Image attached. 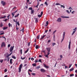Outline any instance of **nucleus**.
Returning a JSON list of instances; mask_svg holds the SVG:
<instances>
[{"label": "nucleus", "mask_w": 77, "mask_h": 77, "mask_svg": "<svg viewBox=\"0 0 77 77\" xmlns=\"http://www.w3.org/2000/svg\"><path fill=\"white\" fill-rule=\"evenodd\" d=\"M14 46H13V47L11 46L10 47V52H11V53L10 54L8 55V56H7L6 57H7V58H9V56H11V54H12V51L14 50Z\"/></svg>", "instance_id": "f257e3e1"}, {"label": "nucleus", "mask_w": 77, "mask_h": 77, "mask_svg": "<svg viewBox=\"0 0 77 77\" xmlns=\"http://www.w3.org/2000/svg\"><path fill=\"white\" fill-rule=\"evenodd\" d=\"M22 67L23 64H21L20 65L19 67L18 68L19 72H21V68H22Z\"/></svg>", "instance_id": "f03ea898"}, {"label": "nucleus", "mask_w": 77, "mask_h": 77, "mask_svg": "<svg viewBox=\"0 0 77 77\" xmlns=\"http://www.w3.org/2000/svg\"><path fill=\"white\" fill-rule=\"evenodd\" d=\"M65 32H63V38L61 42H62V41H63V40L64 39V38H65Z\"/></svg>", "instance_id": "7ed1b4c3"}, {"label": "nucleus", "mask_w": 77, "mask_h": 77, "mask_svg": "<svg viewBox=\"0 0 77 77\" xmlns=\"http://www.w3.org/2000/svg\"><path fill=\"white\" fill-rule=\"evenodd\" d=\"M5 42H2L1 45V47L2 48L3 47H5Z\"/></svg>", "instance_id": "20e7f679"}, {"label": "nucleus", "mask_w": 77, "mask_h": 77, "mask_svg": "<svg viewBox=\"0 0 77 77\" xmlns=\"http://www.w3.org/2000/svg\"><path fill=\"white\" fill-rule=\"evenodd\" d=\"M40 71L42 72H45V71H46V70H45V69H40Z\"/></svg>", "instance_id": "39448f33"}, {"label": "nucleus", "mask_w": 77, "mask_h": 77, "mask_svg": "<svg viewBox=\"0 0 77 77\" xmlns=\"http://www.w3.org/2000/svg\"><path fill=\"white\" fill-rule=\"evenodd\" d=\"M61 18H59L57 19V22H61Z\"/></svg>", "instance_id": "423d86ee"}, {"label": "nucleus", "mask_w": 77, "mask_h": 77, "mask_svg": "<svg viewBox=\"0 0 77 77\" xmlns=\"http://www.w3.org/2000/svg\"><path fill=\"white\" fill-rule=\"evenodd\" d=\"M1 3L3 6H5V3H6V2H4V1H2Z\"/></svg>", "instance_id": "0eeeda50"}, {"label": "nucleus", "mask_w": 77, "mask_h": 77, "mask_svg": "<svg viewBox=\"0 0 77 77\" xmlns=\"http://www.w3.org/2000/svg\"><path fill=\"white\" fill-rule=\"evenodd\" d=\"M61 18H69V17H65V16H61Z\"/></svg>", "instance_id": "6e6552de"}, {"label": "nucleus", "mask_w": 77, "mask_h": 77, "mask_svg": "<svg viewBox=\"0 0 77 77\" xmlns=\"http://www.w3.org/2000/svg\"><path fill=\"white\" fill-rule=\"evenodd\" d=\"M71 41H70L69 42V47H68V48H69V49H70V47L71 46Z\"/></svg>", "instance_id": "1a4fd4ad"}, {"label": "nucleus", "mask_w": 77, "mask_h": 77, "mask_svg": "<svg viewBox=\"0 0 77 77\" xmlns=\"http://www.w3.org/2000/svg\"><path fill=\"white\" fill-rule=\"evenodd\" d=\"M43 65L44 66V67H45V68H49V67H48V66H47L46 65H45V64H44Z\"/></svg>", "instance_id": "9d476101"}, {"label": "nucleus", "mask_w": 77, "mask_h": 77, "mask_svg": "<svg viewBox=\"0 0 77 77\" xmlns=\"http://www.w3.org/2000/svg\"><path fill=\"white\" fill-rule=\"evenodd\" d=\"M46 49L47 50L48 52H50V48H46Z\"/></svg>", "instance_id": "9b49d317"}, {"label": "nucleus", "mask_w": 77, "mask_h": 77, "mask_svg": "<svg viewBox=\"0 0 77 77\" xmlns=\"http://www.w3.org/2000/svg\"><path fill=\"white\" fill-rule=\"evenodd\" d=\"M45 36H46V35H45L43 36L41 38V39H42L44 38L45 37Z\"/></svg>", "instance_id": "f8f14e48"}, {"label": "nucleus", "mask_w": 77, "mask_h": 77, "mask_svg": "<svg viewBox=\"0 0 77 77\" xmlns=\"http://www.w3.org/2000/svg\"><path fill=\"white\" fill-rule=\"evenodd\" d=\"M10 63H11V64H12L13 63H12V59H11L10 60Z\"/></svg>", "instance_id": "ddd939ff"}, {"label": "nucleus", "mask_w": 77, "mask_h": 77, "mask_svg": "<svg viewBox=\"0 0 77 77\" xmlns=\"http://www.w3.org/2000/svg\"><path fill=\"white\" fill-rule=\"evenodd\" d=\"M40 66H38L36 67L35 69H39V68H40Z\"/></svg>", "instance_id": "4468645a"}, {"label": "nucleus", "mask_w": 77, "mask_h": 77, "mask_svg": "<svg viewBox=\"0 0 77 77\" xmlns=\"http://www.w3.org/2000/svg\"><path fill=\"white\" fill-rule=\"evenodd\" d=\"M34 13V10H32L31 12V14H33Z\"/></svg>", "instance_id": "2eb2a0df"}, {"label": "nucleus", "mask_w": 77, "mask_h": 77, "mask_svg": "<svg viewBox=\"0 0 77 77\" xmlns=\"http://www.w3.org/2000/svg\"><path fill=\"white\" fill-rule=\"evenodd\" d=\"M36 49H38L39 48V46L38 45H36L35 46Z\"/></svg>", "instance_id": "dca6fc26"}, {"label": "nucleus", "mask_w": 77, "mask_h": 77, "mask_svg": "<svg viewBox=\"0 0 77 77\" xmlns=\"http://www.w3.org/2000/svg\"><path fill=\"white\" fill-rule=\"evenodd\" d=\"M3 23H1L0 24V27H3Z\"/></svg>", "instance_id": "f3484780"}, {"label": "nucleus", "mask_w": 77, "mask_h": 77, "mask_svg": "<svg viewBox=\"0 0 77 77\" xmlns=\"http://www.w3.org/2000/svg\"><path fill=\"white\" fill-rule=\"evenodd\" d=\"M8 29V27H4L3 28V30H6V29Z\"/></svg>", "instance_id": "a211bd4d"}, {"label": "nucleus", "mask_w": 77, "mask_h": 77, "mask_svg": "<svg viewBox=\"0 0 77 77\" xmlns=\"http://www.w3.org/2000/svg\"><path fill=\"white\" fill-rule=\"evenodd\" d=\"M46 24V25H45V26H48V21H47Z\"/></svg>", "instance_id": "6ab92c4d"}, {"label": "nucleus", "mask_w": 77, "mask_h": 77, "mask_svg": "<svg viewBox=\"0 0 77 77\" xmlns=\"http://www.w3.org/2000/svg\"><path fill=\"white\" fill-rule=\"evenodd\" d=\"M32 65L33 66H36V64L35 63L32 64Z\"/></svg>", "instance_id": "aec40b11"}, {"label": "nucleus", "mask_w": 77, "mask_h": 77, "mask_svg": "<svg viewBox=\"0 0 77 77\" xmlns=\"http://www.w3.org/2000/svg\"><path fill=\"white\" fill-rule=\"evenodd\" d=\"M74 70V68H72L70 69V71H72Z\"/></svg>", "instance_id": "412c9836"}, {"label": "nucleus", "mask_w": 77, "mask_h": 77, "mask_svg": "<svg viewBox=\"0 0 77 77\" xmlns=\"http://www.w3.org/2000/svg\"><path fill=\"white\" fill-rule=\"evenodd\" d=\"M29 48L27 49V50L25 52V53H27V52H28V51H29Z\"/></svg>", "instance_id": "4be33fe9"}, {"label": "nucleus", "mask_w": 77, "mask_h": 77, "mask_svg": "<svg viewBox=\"0 0 77 77\" xmlns=\"http://www.w3.org/2000/svg\"><path fill=\"white\" fill-rule=\"evenodd\" d=\"M21 59H22V60H24V59H26V57H24L22 58V57H21Z\"/></svg>", "instance_id": "5701e85b"}, {"label": "nucleus", "mask_w": 77, "mask_h": 77, "mask_svg": "<svg viewBox=\"0 0 77 77\" xmlns=\"http://www.w3.org/2000/svg\"><path fill=\"white\" fill-rule=\"evenodd\" d=\"M6 16H4V17H0V19H2L3 18H6Z\"/></svg>", "instance_id": "b1692460"}, {"label": "nucleus", "mask_w": 77, "mask_h": 77, "mask_svg": "<svg viewBox=\"0 0 77 77\" xmlns=\"http://www.w3.org/2000/svg\"><path fill=\"white\" fill-rule=\"evenodd\" d=\"M36 38L37 39H39V35H37V36Z\"/></svg>", "instance_id": "393cba45"}, {"label": "nucleus", "mask_w": 77, "mask_h": 77, "mask_svg": "<svg viewBox=\"0 0 77 77\" xmlns=\"http://www.w3.org/2000/svg\"><path fill=\"white\" fill-rule=\"evenodd\" d=\"M11 27H12V25H11V23H8L9 27H11Z\"/></svg>", "instance_id": "a878e982"}, {"label": "nucleus", "mask_w": 77, "mask_h": 77, "mask_svg": "<svg viewBox=\"0 0 77 77\" xmlns=\"http://www.w3.org/2000/svg\"><path fill=\"white\" fill-rule=\"evenodd\" d=\"M35 23H38V18H36L35 20Z\"/></svg>", "instance_id": "bb28decb"}, {"label": "nucleus", "mask_w": 77, "mask_h": 77, "mask_svg": "<svg viewBox=\"0 0 77 77\" xmlns=\"http://www.w3.org/2000/svg\"><path fill=\"white\" fill-rule=\"evenodd\" d=\"M12 58H13V59H16V57L14 56H12Z\"/></svg>", "instance_id": "cd10ccee"}, {"label": "nucleus", "mask_w": 77, "mask_h": 77, "mask_svg": "<svg viewBox=\"0 0 77 77\" xmlns=\"http://www.w3.org/2000/svg\"><path fill=\"white\" fill-rule=\"evenodd\" d=\"M8 71V70H7V69H5L4 70V72H6Z\"/></svg>", "instance_id": "c85d7f7f"}, {"label": "nucleus", "mask_w": 77, "mask_h": 77, "mask_svg": "<svg viewBox=\"0 0 77 77\" xmlns=\"http://www.w3.org/2000/svg\"><path fill=\"white\" fill-rule=\"evenodd\" d=\"M56 5H60V4L59 3H57L56 4Z\"/></svg>", "instance_id": "c756f323"}, {"label": "nucleus", "mask_w": 77, "mask_h": 77, "mask_svg": "<svg viewBox=\"0 0 77 77\" xmlns=\"http://www.w3.org/2000/svg\"><path fill=\"white\" fill-rule=\"evenodd\" d=\"M45 5H46V6H48V3H47V2H45Z\"/></svg>", "instance_id": "7c9ffc66"}, {"label": "nucleus", "mask_w": 77, "mask_h": 77, "mask_svg": "<svg viewBox=\"0 0 77 77\" xmlns=\"http://www.w3.org/2000/svg\"><path fill=\"white\" fill-rule=\"evenodd\" d=\"M75 32V31H74L72 33V35H74V33Z\"/></svg>", "instance_id": "2f4dec72"}, {"label": "nucleus", "mask_w": 77, "mask_h": 77, "mask_svg": "<svg viewBox=\"0 0 77 77\" xmlns=\"http://www.w3.org/2000/svg\"><path fill=\"white\" fill-rule=\"evenodd\" d=\"M38 17H42V15H41H41H39V14H38Z\"/></svg>", "instance_id": "473e14b6"}, {"label": "nucleus", "mask_w": 77, "mask_h": 77, "mask_svg": "<svg viewBox=\"0 0 77 77\" xmlns=\"http://www.w3.org/2000/svg\"><path fill=\"white\" fill-rule=\"evenodd\" d=\"M29 10H31L32 11V7H30L29 8Z\"/></svg>", "instance_id": "72a5a7b5"}, {"label": "nucleus", "mask_w": 77, "mask_h": 77, "mask_svg": "<svg viewBox=\"0 0 77 77\" xmlns=\"http://www.w3.org/2000/svg\"><path fill=\"white\" fill-rule=\"evenodd\" d=\"M8 19H9V18H8V19H6L5 20H4V21H7V20Z\"/></svg>", "instance_id": "f704fd0d"}, {"label": "nucleus", "mask_w": 77, "mask_h": 77, "mask_svg": "<svg viewBox=\"0 0 77 77\" xmlns=\"http://www.w3.org/2000/svg\"><path fill=\"white\" fill-rule=\"evenodd\" d=\"M54 45H56V43H53L52 44V46L54 47Z\"/></svg>", "instance_id": "c9c22d12"}, {"label": "nucleus", "mask_w": 77, "mask_h": 77, "mask_svg": "<svg viewBox=\"0 0 77 77\" xmlns=\"http://www.w3.org/2000/svg\"><path fill=\"white\" fill-rule=\"evenodd\" d=\"M39 62H42V61H41V59H39V60L38 61Z\"/></svg>", "instance_id": "e433bc0d"}, {"label": "nucleus", "mask_w": 77, "mask_h": 77, "mask_svg": "<svg viewBox=\"0 0 77 77\" xmlns=\"http://www.w3.org/2000/svg\"><path fill=\"white\" fill-rule=\"evenodd\" d=\"M66 11L67 12L68 14H70V12L68 10H66Z\"/></svg>", "instance_id": "4c0bfd02"}, {"label": "nucleus", "mask_w": 77, "mask_h": 77, "mask_svg": "<svg viewBox=\"0 0 77 77\" xmlns=\"http://www.w3.org/2000/svg\"><path fill=\"white\" fill-rule=\"evenodd\" d=\"M74 74H71L70 75V77H72V76H74Z\"/></svg>", "instance_id": "58836bf2"}, {"label": "nucleus", "mask_w": 77, "mask_h": 77, "mask_svg": "<svg viewBox=\"0 0 77 77\" xmlns=\"http://www.w3.org/2000/svg\"><path fill=\"white\" fill-rule=\"evenodd\" d=\"M60 57L61 59H62V58H63V56H62V55H60Z\"/></svg>", "instance_id": "ea45409f"}, {"label": "nucleus", "mask_w": 77, "mask_h": 77, "mask_svg": "<svg viewBox=\"0 0 77 77\" xmlns=\"http://www.w3.org/2000/svg\"><path fill=\"white\" fill-rule=\"evenodd\" d=\"M7 61V62H8V61H9V58H8V59H6Z\"/></svg>", "instance_id": "a19ab883"}, {"label": "nucleus", "mask_w": 77, "mask_h": 77, "mask_svg": "<svg viewBox=\"0 0 77 77\" xmlns=\"http://www.w3.org/2000/svg\"><path fill=\"white\" fill-rule=\"evenodd\" d=\"M3 60H0V62L1 63H2L3 62Z\"/></svg>", "instance_id": "79ce46f5"}, {"label": "nucleus", "mask_w": 77, "mask_h": 77, "mask_svg": "<svg viewBox=\"0 0 77 77\" xmlns=\"http://www.w3.org/2000/svg\"><path fill=\"white\" fill-rule=\"evenodd\" d=\"M61 7H63V8H65V7L63 6V5H61Z\"/></svg>", "instance_id": "37998d69"}, {"label": "nucleus", "mask_w": 77, "mask_h": 77, "mask_svg": "<svg viewBox=\"0 0 77 77\" xmlns=\"http://www.w3.org/2000/svg\"><path fill=\"white\" fill-rule=\"evenodd\" d=\"M4 34H5V33L4 32H3L0 34V35H3Z\"/></svg>", "instance_id": "c03bdc74"}, {"label": "nucleus", "mask_w": 77, "mask_h": 77, "mask_svg": "<svg viewBox=\"0 0 77 77\" xmlns=\"http://www.w3.org/2000/svg\"><path fill=\"white\" fill-rule=\"evenodd\" d=\"M31 74H32V75H36V74L34 73H32Z\"/></svg>", "instance_id": "a18cd8bd"}, {"label": "nucleus", "mask_w": 77, "mask_h": 77, "mask_svg": "<svg viewBox=\"0 0 77 77\" xmlns=\"http://www.w3.org/2000/svg\"><path fill=\"white\" fill-rule=\"evenodd\" d=\"M17 11H18V10H16V11H15L13 12L14 14H15V13L17 12Z\"/></svg>", "instance_id": "49530a36"}, {"label": "nucleus", "mask_w": 77, "mask_h": 77, "mask_svg": "<svg viewBox=\"0 0 77 77\" xmlns=\"http://www.w3.org/2000/svg\"><path fill=\"white\" fill-rule=\"evenodd\" d=\"M24 28L23 27L22 29V32H24Z\"/></svg>", "instance_id": "de8ad7c7"}, {"label": "nucleus", "mask_w": 77, "mask_h": 77, "mask_svg": "<svg viewBox=\"0 0 77 77\" xmlns=\"http://www.w3.org/2000/svg\"><path fill=\"white\" fill-rule=\"evenodd\" d=\"M31 60H34V58H33V57H32L31 58Z\"/></svg>", "instance_id": "09e8293b"}, {"label": "nucleus", "mask_w": 77, "mask_h": 77, "mask_svg": "<svg viewBox=\"0 0 77 77\" xmlns=\"http://www.w3.org/2000/svg\"><path fill=\"white\" fill-rule=\"evenodd\" d=\"M2 38H4V39H5V41H6V38H5V36H2Z\"/></svg>", "instance_id": "8fccbe9b"}, {"label": "nucleus", "mask_w": 77, "mask_h": 77, "mask_svg": "<svg viewBox=\"0 0 77 77\" xmlns=\"http://www.w3.org/2000/svg\"><path fill=\"white\" fill-rule=\"evenodd\" d=\"M38 62V60H35V63H36L37 62Z\"/></svg>", "instance_id": "3c124183"}, {"label": "nucleus", "mask_w": 77, "mask_h": 77, "mask_svg": "<svg viewBox=\"0 0 77 77\" xmlns=\"http://www.w3.org/2000/svg\"><path fill=\"white\" fill-rule=\"evenodd\" d=\"M71 66H72V64H70L69 65V68H71Z\"/></svg>", "instance_id": "603ef678"}, {"label": "nucleus", "mask_w": 77, "mask_h": 77, "mask_svg": "<svg viewBox=\"0 0 77 77\" xmlns=\"http://www.w3.org/2000/svg\"><path fill=\"white\" fill-rule=\"evenodd\" d=\"M11 47V44L8 45V47L9 48V47Z\"/></svg>", "instance_id": "864d4df0"}, {"label": "nucleus", "mask_w": 77, "mask_h": 77, "mask_svg": "<svg viewBox=\"0 0 77 77\" xmlns=\"http://www.w3.org/2000/svg\"><path fill=\"white\" fill-rule=\"evenodd\" d=\"M73 30H75V31H76V30H77V28H76V27L75 28V29H73Z\"/></svg>", "instance_id": "5fc2aeb1"}, {"label": "nucleus", "mask_w": 77, "mask_h": 77, "mask_svg": "<svg viewBox=\"0 0 77 77\" xmlns=\"http://www.w3.org/2000/svg\"><path fill=\"white\" fill-rule=\"evenodd\" d=\"M14 13H12V15L13 16V17H14Z\"/></svg>", "instance_id": "6e6d98bb"}, {"label": "nucleus", "mask_w": 77, "mask_h": 77, "mask_svg": "<svg viewBox=\"0 0 77 77\" xmlns=\"http://www.w3.org/2000/svg\"><path fill=\"white\" fill-rule=\"evenodd\" d=\"M30 42H29L28 43V46H30Z\"/></svg>", "instance_id": "4d7b16f0"}, {"label": "nucleus", "mask_w": 77, "mask_h": 77, "mask_svg": "<svg viewBox=\"0 0 77 77\" xmlns=\"http://www.w3.org/2000/svg\"><path fill=\"white\" fill-rule=\"evenodd\" d=\"M42 14H43V11H42L41 12V15H42Z\"/></svg>", "instance_id": "13d9d810"}, {"label": "nucleus", "mask_w": 77, "mask_h": 77, "mask_svg": "<svg viewBox=\"0 0 77 77\" xmlns=\"http://www.w3.org/2000/svg\"><path fill=\"white\" fill-rule=\"evenodd\" d=\"M48 43H49V42H51V40H49L48 41Z\"/></svg>", "instance_id": "bf43d9fd"}, {"label": "nucleus", "mask_w": 77, "mask_h": 77, "mask_svg": "<svg viewBox=\"0 0 77 77\" xmlns=\"http://www.w3.org/2000/svg\"><path fill=\"white\" fill-rule=\"evenodd\" d=\"M48 55H45V57H47V58H48Z\"/></svg>", "instance_id": "052dcab7"}, {"label": "nucleus", "mask_w": 77, "mask_h": 77, "mask_svg": "<svg viewBox=\"0 0 77 77\" xmlns=\"http://www.w3.org/2000/svg\"><path fill=\"white\" fill-rule=\"evenodd\" d=\"M56 32V30H55L53 32V34H54V33H55Z\"/></svg>", "instance_id": "680f3d73"}, {"label": "nucleus", "mask_w": 77, "mask_h": 77, "mask_svg": "<svg viewBox=\"0 0 77 77\" xmlns=\"http://www.w3.org/2000/svg\"><path fill=\"white\" fill-rule=\"evenodd\" d=\"M29 71H30V72H32V71L31 70H30V69H29Z\"/></svg>", "instance_id": "e2e57ef3"}, {"label": "nucleus", "mask_w": 77, "mask_h": 77, "mask_svg": "<svg viewBox=\"0 0 77 77\" xmlns=\"http://www.w3.org/2000/svg\"><path fill=\"white\" fill-rule=\"evenodd\" d=\"M47 77H51V76H50V75H47Z\"/></svg>", "instance_id": "0e129e2a"}, {"label": "nucleus", "mask_w": 77, "mask_h": 77, "mask_svg": "<svg viewBox=\"0 0 77 77\" xmlns=\"http://www.w3.org/2000/svg\"><path fill=\"white\" fill-rule=\"evenodd\" d=\"M27 65V64H25V65L24 66V67L26 66Z\"/></svg>", "instance_id": "69168bd1"}, {"label": "nucleus", "mask_w": 77, "mask_h": 77, "mask_svg": "<svg viewBox=\"0 0 77 77\" xmlns=\"http://www.w3.org/2000/svg\"><path fill=\"white\" fill-rule=\"evenodd\" d=\"M17 24L18 25L20 26V23H19V22H17Z\"/></svg>", "instance_id": "338daca9"}, {"label": "nucleus", "mask_w": 77, "mask_h": 77, "mask_svg": "<svg viewBox=\"0 0 77 77\" xmlns=\"http://www.w3.org/2000/svg\"><path fill=\"white\" fill-rule=\"evenodd\" d=\"M75 72H76V73H77V70H75Z\"/></svg>", "instance_id": "774afa93"}]
</instances>
